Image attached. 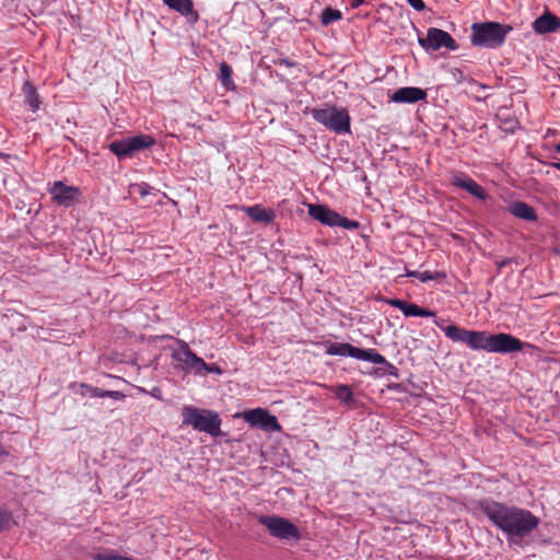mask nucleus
<instances>
[{
    "mask_svg": "<svg viewBox=\"0 0 560 560\" xmlns=\"http://www.w3.org/2000/svg\"><path fill=\"white\" fill-rule=\"evenodd\" d=\"M479 511L508 537L509 541L530 535L539 525V518L530 511L515 505H508L491 499L478 502Z\"/></svg>",
    "mask_w": 560,
    "mask_h": 560,
    "instance_id": "1",
    "label": "nucleus"
},
{
    "mask_svg": "<svg viewBox=\"0 0 560 560\" xmlns=\"http://www.w3.org/2000/svg\"><path fill=\"white\" fill-rule=\"evenodd\" d=\"M441 322L444 320L436 319L434 323L444 331L448 339L454 342L465 343L471 350L505 354L522 351L524 347H533L510 334L499 332L491 335L487 331L468 330L457 325L442 326Z\"/></svg>",
    "mask_w": 560,
    "mask_h": 560,
    "instance_id": "2",
    "label": "nucleus"
},
{
    "mask_svg": "<svg viewBox=\"0 0 560 560\" xmlns=\"http://www.w3.org/2000/svg\"><path fill=\"white\" fill-rule=\"evenodd\" d=\"M512 31V26L499 22L474 23L471 26V44L474 46L486 48H498L506 35Z\"/></svg>",
    "mask_w": 560,
    "mask_h": 560,
    "instance_id": "3",
    "label": "nucleus"
},
{
    "mask_svg": "<svg viewBox=\"0 0 560 560\" xmlns=\"http://www.w3.org/2000/svg\"><path fill=\"white\" fill-rule=\"evenodd\" d=\"M183 424L191 425L195 430L218 436L221 433L219 415L208 409L185 406L182 411Z\"/></svg>",
    "mask_w": 560,
    "mask_h": 560,
    "instance_id": "4",
    "label": "nucleus"
},
{
    "mask_svg": "<svg viewBox=\"0 0 560 560\" xmlns=\"http://www.w3.org/2000/svg\"><path fill=\"white\" fill-rule=\"evenodd\" d=\"M311 115L315 121L338 135L350 131V115L347 108L326 105L324 108L311 109Z\"/></svg>",
    "mask_w": 560,
    "mask_h": 560,
    "instance_id": "5",
    "label": "nucleus"
},
{
    "mask_svg": "<svg viewBox=\"0 0 560 560\" xmlns=\"http://www.w3.org/2000/svg\"><path fill=\"white\" fill-rule=\"evenodd\" d=\"M155 142V139L150 135H137L113 141L108 148L119 160H122L131 158L136 152L153 147Z\"/></svg>",
    "mask_w": 560,
    "mask_h": 560,
    "instance_id": "6",
    "label": "nucleus"
},
{
    "mask_svg": "<svg viewBox=\"0 0 560 560\" xmlns=\"http://www.w3.org/2000/svg\"><path fill=\"white\" fill-rule=\"evenodd\" d=\"M325 353L328 355L351 357L357 360L372 363L386 362L385 357L378 353L375 349H361L347 342L329 343L326 347Z\"/></svg>",
    "mask_w": 560,
    "mask_h": 560,
    "instance_id": "7",
    "label": "nucleus"
},
{
    "mask_svg": "<svg viewBox=\"0 0 560 560\" xmlns=\"http://www.w3.org/2000/svg\"><path fill=\"white\" fill-rule=\"evenodd\" d=\"M259 524L264 525L272 537L290 540L300 539L299 528L289 520L278 515H259Z\"/></svg>",
    "mask_w": 560,
    "mask_h": 560,
    "instance_id": "8",
    "label": "nucleus"
},
{
    "mask_svg": "<svg viewBox=\"0 0 560 560\" xmlns=\"http://www.w3.org/2000/svg\"><path fill=\"white\" fill-rule=\"evenodd\" d=\"M308 214L319 221L322 224L328 226H340L347 230H357L360 226V223L354 220H349L345 217H341L338 212L329 209L324 205H310L308 206Z\"/></svg>",
    "mask_w": 560,
    "mask_h": 560,
    "instance_id": "9",
    "label": "nucleus"
},
{
    "mask_svg": "<svg viewBox=\"0 0 560 560\" xmlns=\"http://www.w3.org/2000/svg\"><path fill=\"white\" fill-rule=\"evenodd\" d=\"M177 342L178 348L172 353V359L177 362L176 368L186 373L201 374L202 369L207 366L205 360L192 352L184 340H178Z\"/></svg>",
    "mask_w": 560,
    "mask_h": 560,
    "instance_id": "10",
    "label": "nucleus"
},
{
    "mask_svg": "<svg viewBox=\"0 0 560 560\" xmlns=\"http://www.w3.org/2000/svg\"><path fill=\"white\" fill-rule=\"evenodd\" d=\"M419 45L427 51H435L442 47L450 50H456L458 48L455 39L445 31L430 27L425 37L418 38Z\"/></svg>",
    "mask_w": 560,
    "mask_h": 560,
    "instance_id": "11",
    "label": "nucleus"
},
{
    "mask_svg": "<svg viewBox=\"0 0 560 560\" xmlns=\"http://www.w3.org/2000/svg\"><path fill=\"white\" fill-rule=\"evenodd\" d=\"M49 192L54 202L63 207H70L81 196L78 187L67 186L62 182H55Z\"/></svg>",
    "mask_w": 560,
    "mask_h": 560,
    "instance_id": "12",
    "label": "nucleus"
},
{
    "mask_svg": "<svg viewBox=\"0 0 560 560\" xmlns=\"http://www.w3.org/2000/svg\"><path fill=\"white\" fill-rule=\"evenodd\" d=\"M450 180L453 186L466 190L480 200H485L487 198L486 190L476 180L466 174H453Z\"/></svg>",
    "mask_w": 560,
    "mask_h": 560,
    "instance_id": "13",
    "label": "nucleus"
},
{
    "mask_svg": "<svg viewBox=\"0 0 560 560\" xmlns=\"http://www.w3.org/2000/svg\"><path fill=\"white\" fill-rule=\"evenodd\" d=\"M245 421L254 427H260L262 429H276L279 428V423L275 416H271L267 410L257 408L245 412Z\"/></svg>",
    "mask_w": 560,
    "mask_h": 560,
    "instance_id": "14",
    "label": "nucleus"
},
{
    "mask_svg": "<svg viewBox=\"0 0 560 560\" xmlns=\"http://www.w3.org/2000/svg\"><path fill=\"white\" fill-rule=\"evenodd\" d=\"M387 304L400 310L405 316L433 317L434 312L400 299H389Z\"/></svg>",
    "mask_w": 560,
    "mask_h": 560,
    "instance_id": "15",
    "label": "nucleus"
},
{
    "mask_svg": "<svg viewBox=\"0 0 560 560\" xmlns=\"http://www.w3.org/2000/svg\"><path fill=\"white\" fill-rule=\"evenodd\" d=\"M427 97V92L416 86H405L398 89L392 96L396 103H417Z\"/></svg>",
    "mask_w": 560,
    "mask_h": 560,
    "instance_id": "16",
    "label": "nucleus"
},
{
    "mask_svg": "<svg viewBox=\"0 0 560 560\" xmlns=\"http://www.w3.org/2000/svg\"><path fill=\"white\" fill-rule=\"evenodd\" d=\"M560 28V19L550 12H545L533 23V30L537 34L553 33Z\"/></svg>",
    "mask_w": 560,
    "mask_h": 560,
    "instance_id": "17",
    "label": "nucleus"
},
{
    "mask_svg": "<svg viewBox=\"0 0 560 560\" xmlns=\"http://www.w3.org/2000/svg\"><path fill=\"white\" fill-rule=\"evenodd\" d=\"M508 211L515 218L522 219L528 222L537 221L536 210L524 201H514L508 206Z\"/></svg>",
    "mask_w": 560,
    "mask_h": 560,
    "instance_id": "18",
    "label": "nucleus"
},
{
    "mask_svg": "<svg viewBox=\"0 0 560 560\" xmlns=\"http://www.w3.org/2000/svg\"><path fill=\"white\" fill-rule=\"evenodd\" d=\"M243 211L255 222L269 224L276 219L275 210L264 208L260 205L244 207Z\"/></svg>",
    "mask_w": 560,
    "mask_h": 560,
    "instance_id": "19",
    "label": "nucleus"
},
{
    "mask_svg": "<svg viewBox=\"0 0 560 560\" xmlns=\"http://www.w3.org/2000/svg\"><path fill=\"white\" fill-rule=\"evenodd\" d=\"M80 394L82 396L90 395L92 397H100V398H113L115 400H122L126 395L122 392L119 390H108V389H102L98 387H94L90 384L81 383L80 384Z\"/></svg>",
    "mask_w": 560,
    "mask_h": 560,
    "instance_id": "20",
    "label": "nucleus"
},
{
    "mask_svg": "<svg viewBox=\"0 0 560 560\" xmlns=\"http://www.w3.org/2000/svg\"><path fill=\"white\" fill-rule=\"evenodd\" d=\"M22 92L24 94L25 103L31 107L32 112L38 110L42 102L34 84L30 81H25Z\"/></svg>",
    "mask_w": 560,
    "mask_h": 560,
    "instance_id": "21",
    "label": "nucleus"
},
{
    "mask_svg": "<svg viewBox=\"0 0 560 560\" xmlns=\"http://www.w3.org/2000/svg\"><path fill=\"white\" fill-rule=\"evenodd\" d=\"M163 2L171 8L172 10L177 11L184 16L195 14L197 18L198 14L194 11V3L191 0H163Z\"/></svg>",
    "mask_w": 560,
    "mask_h": 560,
    "instance_id": "22",
    "label": "nucleus"
},
{
    "mask_svg": "<svg viewBox=\"0 0 560 560\" xmlns=\"http://www.w3.org/2000/svg\"><path fill=\"white\" fill-rule=\"evenodd\" d=\"M332 392L336 398L341 402L346 405H352L354 402V395L352 388L349 385H337Z\"/></svg>",
    "mask_w": 560,
    "mask_h": 560,
    "instance_id": "23",
    "label": "nucleus"
},
{
    "mask_svg": "<svg viewBox=\"0 0 560 560\" xmlns=\"http://www.w3.org/2000/svg\"><path fill=\"white\" fill-rule=\"evenodd\" d=\"M342 19V14L339 10L332 9L330 7L325 8L320 15V22L324 26H327L334 22L340 21Z\"/></svg>",
    "mask_w": 560,
    "mask_h": 560,
    "instance_id": "24",
    "label": "nucleus"
},
{
    "mask_svg": "<svg viewBox=\"0 0 560 560\" xmlns=\"http://www.w3.org/2000/svg\"><path fill=\"white\" fill-rule=\"evenodd\" d=\"M408 277H413L419 279L421 282H428L430 280H438V279H444L446 275L444 272H430V271H408Z\"/></svg>",
    "mask_w": 560,
    "mask_h": 560,
    "instance_id": "25",
    "label": "nucleus"
},
{
    "mask_svg": "<svg viewBox=\"0 0 560 560\" xmlns=\"http://www.w3.org/2000/svg\"><path fill=\"white\" fill-rule=\"evenodd\" d=\"M221 83L225 88H230V85L233 83L232 81V68L225 62L220 63V77H219Z\"/></svg>",
    "mask_w": 560,
    "mask_h": 560,
    "instance_id": "26",
    "label": "nucleus"
},
{
    "mask_svg": "<svg viewBox=\"0 0 560 560\" xmlns=\"http://www.w3.org/2000/svg\"><path fill=\"white\" fill-rule=\"evenodd\" d=\"M12 523V513L5 509L0 508V532L10 527Z\"/></svg>",
    "mask_w": 560,
    "mask_h": 560,
    "instance_id": "27",
    "label": "nucleus"
},
{
    "mask_svg": "<svg viewBox=\"0 0 560 560\" xmlns=\"http://www.w3.org/2000/svg\"><path fill=\"white\" fill-rule=\"evenodd\" d=\"M133 187L137 189V191L141 195V197H145L150 194L152 187L147 183L136 184Z\"/></svg>",
    "mask_w": 560,
    "mask_h": 560,
    "instance_id": "28",
    "label": "nucleus"
},
{
    "mask_svg": "<svg viewBox=\"0 0 560 560\" xmlns=\"http://www.w3.org/2000/svg\"><path fill=\"white\" fill-rule=\"evenodd\" d=\"M129 557H124L120 555H117L115 552H109L105 555H101L98 557V560H128Z\"/></svg>",
    "mask_w": 560,
    "mask_h": 560,
    "instance_id": "29",
    "label": "nucleus"
},
{
    "mask_svg": "<svg viewBox=\"0 0 560 560\" xmlns=\"http://www.w3.org/2000/svg\"><path fill=\"white\" fill-rule=\"evenodd\" d=\"M273 63L276 66H285L289 68H293L296 66V63L294 61L287 59V58H278V59L273 60Z\"/></svg>",
    "mask_w": 560,
    "mask_h": 560,
    "instance_id": "30",
    "label": "nucleus"
},
{
    "mask_svg": "<svg viewBox=\"0 0 560 560\" xmlns=\"http://www.w3.org/2000/svg\"><path fill=\"white\" fill-rule=\"evenodd\" d=\"M407 2L418 11H421L425 8V4L422 0H407Z\"/></svg>",
    "mask_w": 560,
    "mask_h": 560,
    "instance_id": "31",
    "label": "nucleus"
},
{
    "mask_svg": "<svg viewBox=\"0 0 560 560\" xmlns=\"http://www.w3.org/2000/svg\"><path fill=\"white\" fill-rule=\"evenodd\" d=\"M212 372H217V373H220L221 370L219 366H217L215 364H208L207 363V366L205 369H202V373L201 374H205V373H212Z\"/></svg>",
    "mask_w": 560,
    "mask_h": 560,
    "instance_id": "32",
    "label": "nucleus"
},
{
    "mask_svg": "<svg viewBox=\"0 0 560 560\" xmlns=\"http://www.w3.org/2000/svg\"><path fill=\"white\" fill-rule=\"evenodd\" d=\"M383 364H384V365H386L387 371H388V373H389L390 375H393V376H398V370H397V368H396L395 365H393V364H392L390 362H388L387 360H386V362H385V363H383Z\"/></svg>",
    "mask_w": 560,
    "mask_h": 560,
    "instance_id": "33",
    "label": "nucleus"
},
{
    "mask_svg": "<svg viewBox=\"0 0 560 560\" xmlns=\"http://www.w3.org/2000/svg\"><path fill=\"white\" fill-rule=\"evenodd\" d=\"M511 262V259L505 258L497 262L498 269L501 270L503 267H505L508 264Z\"/></svg>",
    "mask_w": 560,
    "mask_h": 560,
    "instance_id": "34",
    "label": "nucleus"
},
{
    "mask_svg": "<svg viewBox=\"0 0 560 560\" xmlns=\"http://www.w3.org/2000/svg\"><path fill=\"white\" fill-rule=\"evenodd\" d=\"M364 3V0H351L350 7L357 9Z\"/></svg>",
    "mask_w": 560,
    "mask_h": 560,
    "instance_id": "35",
    "label": "nucleus"
},
{
    "mask_svg": "<svg viewBox=\"0 0 560 560\" xmlns=\"http://www.w3.org/2000/svg\"><path fill=\"white\" fill-rule=\"evenodd\" d=\"M9 453L8 451L4 448V446L0 443V457H3V456H8Z\"/></svg>",
    "mask_w": 560,
    "mask_h": 560,
    "instance_id": "36",
    "label": "nucleus"
},
{
    "mask_svg": "<svg viewBox=\"0 0 560 560\" xmlns=\"http://www.w3.org/2000/svg\"><path fill=\"white\" fill-rule=\"evenodd\" d=\"M551 166L560 171V161L551 163Z\"/></svg>",
    "mask_w": 560,
    "mask_h": 560,
    "instance_id": "37",
    "label": "nucleus"
},
{
    "mask_svg": "<svg viewBox=\"0 0 560 560\" xmlns=\"http://www.w3.org/2000/svg\"><path fill=\"white\" fill-rule=\"evenodd\" d=\"M556 151L560 153V143L556 145Z\"/></svg>",
    "mask_w": 560,
    "mask_h": 560,
    "instance_id": "38",
    "label": "nucleus"
},
{
    "mask_svg": "<svg viewBox=\"0 0 560 560\" xmlns=\"http://www.w3.org/2000/svg\"><path fill=\"white\" fill-rule=\"evenodd\" d=\"M128 560H133V559H131V558H128Z\"/></svg>",
    "mask_w": 560,
    "mask_h": 560,
    "instance_id": "39",
    "label": "nucleus"
}]
</instances>
